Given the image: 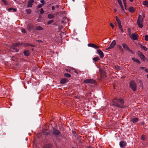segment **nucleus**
<instances>
[{
	"label": "nucleus",
	"instance_id": "nucleus-1",
	"mask_svg": "<svg viewBox=\"0 0 148 148\" xmlns=\"http://www.w3.org/2000/svg\"><path fill=\"white\" fill-rule=\"evenodd\" d=\"M112 101L113 104L116 106L121 108L124 107L123 105L124 101L120 98L116 97Z\"/></svg>",
	"mask_w": 148,
	"mask_h": 148
},
{
	"label": "nucleus",
	"instance_id": "nucleus-2",
	"mask_svg": "<svg viewBox=\"0 0 148 148\" xmlns=\"http://www.w3.org/2000/svg\"><path fill=\"white\" fill-rule=\"evenodd\" d=\"M129 35L131 39L133 40H138V34H137L133 33L131 34V30L130 28L128 29Z\"/></svg>",
	"mask_w": 148,
	"mask_h": 148
},
{
	"label": "nucleus",
	"instance_id": "nucleus-3",
	"mask_svg": "<svg viewBox=\"0 0 148 148\" xmlns=\"http://www.w3.org/2000/svg\"><path fill=\"white\" fill-rule=\"evenodd\" d=\"M143 18L141 15H139L137 21V25L140 28H142L143 27Z\"/></svg>",
	"mask_w": 148,
	"mask_h": 148
},
{
	"label": "nucleus",
	"instance_id": "nucleus-4",
	"mask_svg": "<svg viewBox=\"0 0 148 148\" xmlns=\"http://www.w3.org/2000/svg\"><path fill=\"white\" fill-rule=\"evenodd\" d=\"M130 86L133 91H136V84L134 81H131L130 82Z\"/></svg>",
	"mask_w": 148,
	"mask_h": 148
},
{
	"label": "nucleus",
	"instance_id": "nucleus-5",
	"mask_svg": "<svg viewBox=\"0 0 148 148\" xmlns=\"http://www.w3.org/2000/svg\"><path fill=\"white\" fill-rule=\"evenodd\" d=\"M19 45V44L18 43H16L15 44H14L12 46L10 47V50L12 51H18V50L16 49V47L18 46Z\"/></svg>",
	"mask_w": 148,
	"mask_h": 148
},
{
	"label": "nucleus",
	"instance_id": "nucleus-6",
	"mask_svg": "<svg viewBox=\"0 0 148 148\" xmlns=\"http://www.w3.org/2000/svg\"><path fill=\"white\" fill-rule=\"evenodd\" d=\"M116 42L115 40H113L110 44L109 46L106 49V50L114 48L116 45Z\"/></svg>",
	"mask_w": 148,
	"mask_h": 148
},
{
	"label": "nucleus",
	"instance_id": "nucleus-7",
	"mask_svg": "<svg viewBox=\"0 0 148 148\" xmlns=\"http://www.w3.org/2000/svg\"><path fill=\"white\" fill-rule=\"evenodd\" d=\"M84 82L86 84H92L94 83V81L92 79H87L84 81Z\"/></svg>",
	"mask_w": 148,
	"mask_h": 148
},
{
	"label": "nucleus",
	"instance_id": "nucleus-8",
	"mask_svg": "<svg viewBox=\"0 0 148 148\" xmlns=\"http://www.w3.org/2000/svg\"><path fill=\"white\" fill-rule=\"evenodd\" d=\"M97 53L99 55L101 58H102L104 56V54L103 52L100 49L97 50Z\"/></svg>",
	"mask_w": 148,
	"mask_h": 148
},
{
	"label": "nucleus",
	"instance_id": "nucleus-9",
	"mask_svg": "<svg viewBox=\"0 0 148 148\" xmlns=\"http://www.w3.org/2000/svg\"><path fill=\"white\" fill-rule=\"evenodd\" d=\"M88 45V47H93L95 49H98L100 47L93 43H89Z\"/></svg>",
	"mask_w": 148,
	"mask_h": 148
},
{
	"label": "nucleus",
	"instance_id": "nucleus-10",
	"mask_svg": "<svg viewBox=\"0 0 148 148\" xmlns=\"http://www.w3.org/2000/svg\"><path fill=\"white\" fill-rule=\"evenodd\" d=\"M60 132L57 129L54 128L53 130V134L55 135H59L60 134Z\"/></svg>",
	"mask_w": 148,
	"mask_h": 148
},
{
	"label": "nucleus",
	"instance_id": "nucleus-11",
	"mask_svg": "<svg viewBox=\"0 0 148 148\" xmlns=\"http://www.w3.org/2000/svg\"><path fill=\"white\" fill-rule=\"evenodd\" d=\"M126 144V143L124 141H120L119 143L120 146L121 148L124 147Z\"/></svg>",
	"mask_w": 148,
	"mask_h": 148
},
{
	"label": "nucleus",
	"instance_id": "nucleus-12",
	"mask_svg": "<svg viewBox=\"0 0 148 148\" xmlns=\"http://www.w3.org/2000/svg\"><path fill=\"white\" fill-rule=\"evenodd\" d=\"M34 2V1L33 0L29 1L28 2L27 7H32V4Z\"/></svg>",
	"mask_w": 148,
	"mask_h": 148
},
{
	"label": "nucleus",
	"instance_id": "nucleus-13",
	"mask_svg": "<svg viewBox=\"0 0 148 148\" xmlns=\"http://www.w3.org/2000/svg\"><path fill=\"white\" fill-rule=\"evenodd\" d=\"M68 82V80L66 78H63L61 79L60 83L61 84H64Z\"/></svg>",
	"mask_w": 148,
	"mask_h": 148
},
{
	"label": "nucleus",
	"instance_id": "nucleus-14",
	"mask_svg": "<svg viewBox=\"0 0 148 148\" xmlns=\"http://www.w3.org/2000/svg\"><path fill=\"white\" fill-rule=\"evenodd\" d=\"M139 120L138 118H133L131 119V121L134 123H136Z\"/></svg>",
	"mask_w": 148,
	"mask_h": 148
},
{
	"label": "nucleus",
	"instance_id": "nucleus-15",
	"mask_svg": "<svg viewBox=\"0 0 148 148\" xmlns=\"http://www.w3.org/2000/svg\"><path fill=\"white\" fill-rule=\"evenodd\" d=\"M128 10L130 12L132 13L134 12L135 11V9L132 7H130L128 9Z\"/></svg>",
	"mask_w": 148,
	"mask_h": 148
},
{
	"label": "nucleus",
	"instance_id": "nucleus-16",
	"mask_svg": "<svg viewBox=\"0 0 148 148\" xmlns=\"http://www.w3.org/2000/svg\"><path fill=\"white\" fill-rule=\"evenodd\" d=\"M34 26L32 25H29L27 27V30L29 32H31L33 29Z\"/></svg>",
	"mask_w": 148,
	"mask_h": 148
},
{
	"label": "nucleus",
	"instance_id": "nucleus-17",
	"mask_svg": "<svg viewBox=\"0 0 148 148\" xmlns=\"http://www.w3.org/2000/svg\"><path fill=\"white\" fill-rule=\"evenodd\" d=\"M122 45L123 47L125 49H126L127 50L129 49V48L128 47L127 45L125 43H123Z\"/></svg>",
	"mask_w": 148,
	"mask_h": 148
},
{
	"label": "nucleus",
	"instance_id": "nucleus-18",
	"mask_svg": "<svg viewBox=\"0 0 148 148\" xmlns=\"http://www.w3.org/2000/svg\"><path fill=\"white\" fill-rule=\"evenodd\" d=\"M45 130H42V132L44 135H47L49 133V132L48 130H46L45 132Z\"/></svg>",
	"mask_w": 148,
	"mask_h": 148
},
{
	"label": "nucleus",
	"instance_id": "nucleus-19",
	"mask_svg": "<svg viewBox=\"0 0 148 148\" xmlns=\"http://www.w3.org/2000/svg\"><path fill=\"white\" fill-rule=\"evenodd\" d=\"M132 59L135 62L138 64L140 63V61L137 59L135 58H132Z\"/></svg>",
	"mask_w": 148,
	"mask_h": 148
},
{
	"label": "nucleus",
	"instance_id": "nucleus-20",
	"mask_svg": "<svg viewBox=\"0 0 148 148\" xmlns=\"http://www.w3.org/2000/svg\"><path fill=\"white\" fill-rule=\"evenodd\" d=\"M36 30H43V29L40 26H38L36 27Z\"/></svg>",
	"mask_w": 148,
	"mask_h": 148
},
{
	"label": "nucleus",
	"instance_id": "nucleus-21",
	"mask_svg": "<svg viewBox=\"0 0 148 148\" xmlns=\"http://www.w3.org/2000/svg\"><path fill=\"white\" fill-rule=\"evenodd\" d=\"M24 54L25 56H29V52L28 51H24Z\"/></svg>",
	"mask_w": 148,
	"mask_h": 148
},
{
	"label": "nucleus",
	"instance_id": "nucleus-22",
	"mask_svg": "<svg viewBox=\"0 0 148 148\" xmlns=\"http://www.w3.org/2000/svg\"><path fill=\"white\" fill-rule=\"evenodd\" d=\"M119 4L120 5V6H121V7L122 9V10L123 11H124V8L123 6V5L122 4V2H121V1H119L118 2Z\"/></svg>",
	"mask_w": 148,
	"mask_h": 148
},
{
	"label": "nucleus",
	"instance_id": "nucleus-23",
	"mask_svg": "<svg viewBox=\"0 0 148 148\" xmlns=\"http://www.w3.org/2000/svg\"><path fill=\"white\" fill-rule=\"evenodd\" d=\"M140 47L143 50H144L145 51H146L147 50V48H146L145 46H143L142 45H140Z\"/></svg>",
	"mask_w": 148,
	"mask_h": 148
},
{
	"label": "nucleus",
	"instance_id": "nucleus-24",
	"mask_svg": "<svg viewBox=\"0 0 148 148\" xmlns=\"http://www.w3.org/2000/svg\"><path fill=\"white\" fill-rule=\"evenodd\" d=\"M116 19L117 21V23L118 24V25L121 23L120 20L119 19V18L117 16H116Z\"/></svg>",
	"mask_w": 148,
	"mask_h": 148
},
{
	"label": "nucleus",
	"instance_id": "nucleus-25",
	"mask_svg": "<svg viewBox=\"0 0 148 148\" xmlns=\"http://www.w3.org/2000/svg\"><path fill=\"white\" fill-rule=\"evenodd\" d=\"M143 4L146 7H148V2L147 1H144L143 2Z\"/></svg>",
	"mask_w": 148,
	"mask_h": 148
},
{
	"label": "nucleus",
	"instance_id": "nucleus-26",
	"mask_svg": "<svg viewBox=\"0 0 148 148\" xmlns=\"http://www.w3.org/2000/svg\"><path fill=\"white\" fill-rule=\"evenodd\" d=\"M139 56L142 60H144V59L145 58V56H144L143 55V54L142 53H140Z\"/></svg>",
	"mask_w": 148,
	"mask_h": 148
},
{
	"label": "nucleus",
	"instance_id": "nucleus-27",
	"mask_svg": "<svg viewBox=\"0 0 148 148\" xmlns=\"http://www.w3.org/2000/svg\"><path fill=\"white\" fill-rule=\"evenodd\" d=\"M31 12L32 11L30 9H27L26 10V12L28 14H30L31 13Z\"/></svg>",
	"mask_w": 148,
	"mask_h": 148
},
{
	"label": "nucleus",
	"instance_id": "nucleus-28",
	"mask_svg": "<svg viewBox=\"0 0 148 148\" xmlns=\"http://www.w3.org/2000/svg\"><path fill=\"white\" fill-rule=\"evenodd\" d=\"M64 75L65 77H70L71 76L70 74L68 73H65Z\"/></svg>",
	"mask_w": 148,
	"mask_h": 148
},
{
	"label": "nucleus",
	"instance_id": "nucleus-29",
	"mask_svg": "<svg viewBox=\"0 0 148 148\" xmlns=\"http://www.w3.org/2000/svg\"><path fill=\"white\" fill-rule=\"evenodd\" d=\"M99 59H100L98 57H97L94 58L93 59V60L95 62H96V61L99 60Z\"/></svg>",
	"mask_w": 148,
	"mask_h": 148
},
{
	"label": "nucleus",
	"instance_id": "nucleus-30",
	"mask_svg": "<svg viewBox=\"0 0 148 148\" xmlns=\"http://www.w3.org/2000/svg\"><path fill=\"white\" fill-rule=\"evenodd\" d=\"M54 15L52 14H49L48 15V17L49 18H52L54 17Z\"/></svg>",
	"mask_w": 148,
	"mask_h": 148
},
{
	"label": "nucleus",
	"instance_id": "nucleus-31",
	"mask_svg": "<svg viewBox=\"0 0 148 148\" xmlns=\"http://www.w3.org/2000/svg\"><path fill=\"white\" fill-rule=\"evenodd\" d=\"M12 10H13L14 12H16L17 11V9L16 8H10L8 9V10L9 11Z\"/></svg>",
	"mask_w": 148,
	"mask_h": 148
},
{
	"label": "nucleus",
	"instance_id": "nucleus-32",
	"mask_svg": "<svg viewBox=\"0 0 148 148\" xmlns=\"http://www.w3.org/2000/svg\"><path fill=\"white\" fill-rule=\"evenodd\" d=\"M2 2H3L4 4L5 5H7L8 4L7 2L6 1V0H1Z\"/></svg>",
	"mask_w": 148,
	"mask_h": 148
},
{
	"label": "nucleus",
	"instance_id": "nucleus-33",
	"mask_svg": "<svg viewBox=\"0 0 148 148\" xmlns=\"http://www.w3.org/2000/svg\"><path fill=\"white\" fill-rule=\"evenodd\" d=\"M123 1L124 4L125 8L126 9L127 5L126 0H123Z\"/></svg>",
	"mask_w": 148,
	"mask_h": 148
},
{
	"label": "nucleus",
	"instance_id": "nucleus-34",
	"mask_svg": "<svg viewBox=\"0 0 148 148\" xmlns=\"http://www.w3.org/2000/svg\"><path fill=\"white\" fill-rule=\"evenodd\" d=\"M53 22V20H50L48 22H47V23L48 25L52 23Z\"/></svg>",
	"mask_w": 148,
	"mask_h": 148
},
{
	"label": "nucleus",
	"instance_id": "nucleus-35",
	"mask_svg": "<svg viewBox=\"0 0 148 148\" xmlns=\"http://www.w3.org/2000/svg\"><path fill=\"white\" fill-rule=\"evenodd\" d=\"M21 32L23 33H25L26 32V30L24 29H21Z\"/></svg>",
	"mask_w": 148,
	"mask_h": 148
},
{
	"label": "nucleus",
	"instance_id": "nucleus-36",
	"mask_svg": "<svg viewBox=\"0 0 148 148\" xmlns=\"http://www.w3.org/2000/svg\"><path fill=\"white\" fill-rule=\"evenodd\" d=\"M44 12V11L42 8H41L40 11V14H43Z\"/></svg>",
	"mask_w": 148,
	"mask_h": 148
},
{
	"label": "nucleus",
	"instance_id": "nucleus-37",
	"mask_svg": "<svg viewBox=\"0 0 148 148\" xmlns=\"http://www.w3.org/2000/svg\"><path fill=\"white\" fill-rule=\"evenodd\" d=\"M145 38L146 41L148 40V35H146L145 36Z\"/></svg>",
	"mask_w": 148,
	"mask_h": 148
},
{
	"label": "nucleus",
	"instance_id": "nucleus-38",
	"mask_svg": "<svg viewBox=\"0 0 148 148\" xmlns=\"http://www.w3.org/2000/svg\"><path fill=\"white\" fill-rule=\"evenodd\" d=\"M110 26L112 27V29H114V25L112 24V23H110Z\"/></svg>",
	"mask_w": 148,
	"mask_h": 148
},
{
	"label": "nucleus",
	"instance_id": "nucleus-39",
	"mask_svg": "<svg viewBox=\"0 0 148 148\" xmlns=\"http://www.w3.org/2000/svg\"><path fill=\"white\" fill-rule=\"evenodd\" d=\"M118 26L119 27V29H121V28H122V26L121 25V23L118 24Z\"/></svg>",
	"mask_w": 148,
	"mask_h": 148
},
{
	"label": "nucleus",
	"instance_id": "nucleus-40",
	"mask_svg": "<svg viewBox=\"0 0 148 148\" xmlns=\"http://www.w3.org/2000/svg\"><path fill=\"white\" fill-rule=\"evenodd\" d=\"M42 6V4H40L38 5L37 6V8H41Z\"/></svg>",
	"mask_w": 148,
	"mask_h": 148
},
{
	"label": "nucleus",
	"instance_id": "nucleus-41",
	"mask_svg": "<svg viewBox=\"0 0 148 148\" xmlns=\"http://www.w3.org/2000/svg\"><path fill=\"white\" fill-rule=\"evenodd\" d=\"M127 50H128L130 52V53L132 54H134V52L132 50H130L129 48V49H128Z\"/></svg>",
	"mask_w": 148,
	"mask_h": 148
},
{
	"label": "nucleus",
	"instance_id": "nucleus-42",
	"mask_svg": "<svg viewBox=\"0 0 148 148\" xmlns=\"http://www.w3.org/2000/svg\"><path fill=\"white\" fill-rule=\"evenodd\" d=\"M115 68L117 69V70H119V66H115Z\"/></svg>",
	"mask_w": 148,
	"mask_h": 148
},
{
	"label": "nucleus",
	"instance_id": "nucleus-43",
	"mask_svg": "<svg viewBox=\"0 0 148 148\" xmlns=\"http://www.w3.org/2000/svg\"><path fill=\"white\" fill-rule=\"evenodd\" d=\"M141 138L143 140H145V136L144 135H143L142 136Z\"/></svg>",
	"mask_w": 148,
	"mask_h": 148
},
{
	"label": "nucleus",
	"instance_id": "nucleus-44",
	"mask_svg": "<svg viewBox=\"0 0 148 148\" xmlns=\"http://www.w3.org/2000/svg\"><path fill=\"white\" fill-rule=\"evenodd\" d=\"M140 87H142L143 86V85H142V82L141 81H140Z\"/></svg>",
	"mask_w": 148,
	"mask_h": 148
},
{
	"label": "nucleus",
	"instance_id": "nucleus-45",
	"mask_svg": "<svg viewBox=\"0 0 148 148\" xmlns=\"http://www.w3.org/2000/svg\"><path fill=\"white\" fill-rule=\"evenodd\" d=\"M121 31V32L123 33L124 32L122 28H121L120 29Z\"/></svg>",
	"mask_w": 148,
	"mask_h": 148
},
{
	"label": "nucleus",
	"instance_id": "nucleus-46",
	"mask_svg": "<svg viewBox=\"0 0 148 148\" xmlns=\"http://www.w3.org/2000/svg\"><path fill=\"white\" fill-rule=\"evenodd\" d=\"M118 47L120 49H122V47L121 45H119V46H118Z\"/></svg>",
	"mask_w": 148,
	"mask_h": 148
},
{
	"label": "nucleus",
	"instance_id": "nucleus-47",
	"mask_svg": "<svg viewBox=\"0 0 148 148\" xmlns=\"http://www.w3.org/2000/svg\"><path fill=\"white\" fill-rule=\"evenodd\" d=\"M40 2L42 3H44L45 2V1L44 0H42L40 1Z\"/></svg>",
	"mask_w": 148,
	"mask_h": 148
},
{
	"label": "nucleus",
	"instance_id": "nucleus-48",
	"mask_svg": "<svg viewBox=\"0 0 148 148\" xmlns=\"http://www.w3.org/2000/svg\"><path fill=\"white\" fill-rule=\"evenodd\" d=\"M52 10H55V8L54 6H53L52 8Z\"/></svg>",
	"mask_w": 148,
	"mask_h": 148
},
{
	"label": "nucleus",
	"instance_id": "nucleus-49",
	"mask_svg": "<svg viewBox=\"0 0 148 148\" xmlns=\"http://www.w3.org/2000/svg\"><path fill=\"white\" fill-rule=\"evenodd\" d=\"M36 41L38 42H41L42 41L40 40H37Z\"/></svg>",
	"mask_w": 148,
	"mask_h": 148
},
{
	"label": "nucleus",
	"instance_id": "nucleus-50",
	"mask_svg": "<svg viewBox=\"0 0 148 148\" xmlns=\"http://www.w3.org/2000/svg\"><path fill=\"white\" fill-rule=\"evenodd\" d=\"M52 147V145L51 144H50L49 145V148H50L51 147Z\"/></svg>",
	"mask_w": 148,
	"mask_h": 148
},
{
	"label": "nucleus",
	"instance_id": "nucleus-51",
	"mask_svg": "<svg viewBox=\"0 0 148 148\" xmlns=\"http://www.w3.org/2000/svg\"><path fill=\"white\" fill-rule=\"evenodd\" d=\"M88 148H94V147H92L90 146H88Z\"/></svg>",
	"mask_w": 148,
	"mask_h": 148
},
{
	"label": "nucleus",
	"instance_id": "nucleus-52",
	"mask_svg": "<svg viewBox=\"0 0 148 148\" xmlns=\"http://www.w3.org/2000/svg\"><path fill=\"white\" fill-rule=\"evenodd\" d=\"M66 70L67 71L69 72H70V71H68V70H70L66 69Z\"/></svg>",
	"mask_w": 148,
	"mask_h": 148
},
{
	"label": "nucleus",
	"instance_id": "nucleus-53",
	"mask_svg": "<svg viewBox=\"0 0 148 148\" xmlns=\"http://www.w3.org/2000/svg\"><path fill=\"white\" fill-rule=\"evenodd\" d=\"M103 73L104 75H106V73L105 72H104V71H103Z\"/></svg>",
	"mask_w": 148,
	"mask_h": 148
},
{
	"label": "nucleus",
	"instance_id": "nucleus-54",
	"mask_svg": "<svg viewBox=\"0 0 148 148\" xmlns=\"http://www.w3.org/2000/svg\"><path fill=\"white\" fill-rule=\"evenodd\" d=\"M134 0H130V1L131 2H132Z\"/></svg>",
	"mask_w": 148,
	"mask_h": 148
},
{
	"label": "nucleus",
	"instance_id": "nucleus-55",
	"mask_svg": "<svg viewBox=\"0 0 148 148\" xmlns=\"http://www.w3.org/2000/svg\"><path fill=\"white\" fill-rule=\"evenodd\" d=\"M114 11L115 12H116V10L115 9H114Z\"/></svg>",
	"mask_w": 148,
	"mask_h": 148
},
{
	"label": "nucleus",
	"instance_id": "nucleus-56",
	"mask_svg": "<svg viewBox=\"0 0 148 148\" xmlns=\"http://www.w3.org/2000/svg\"><path fill=\"white\" fill-rule=\"evenodd\" d=\"M147 78H148V74L147 75Z\"/></svg>",
	"mask_w": 148,
	"mask_h": 148
},
{
	"label": "nucleus",
	"instance_id": "nucleus-57",
	"mask_svg": "<svg viewBox=\"0 0 148 148\" xmlns=\"http://www.w3.org/2000/svg\"><path fill=\"white\" fill-rule=\"evenodd\" d=\"M121 0H117L118 2L119 1H120Z\"/></svg>",
	"mask_w": 148,
	"mask_h": 148
},
{
	"label": "nucleus",
	"instance_id": "nucleus-58",
	"mask_svg": "<svg viewBox=\"0 0 148 148\" xmlns=\"http://www.w3.org/2000/svg\"><path fill=\"white\" fill-rule=\"evenodd\" d=\"M73 0V2H74V1H75L74 0Z\"/></svg>",
	"mask_w": 148,
	"mask_h": 148
},
{
	"label": "nucleus",
	"instance_id": "nucleus-59",
	"mask_svg": "<svg viewBox=\"0 0 148 148\" xmlns=\"http://www.w3.org/2000/svg\"><path fill=\"white\" fill-rule=\"evenodd\" d=\"M101 74H102V72H101Z\"/></svg>",
	"mask_w": 148,
	"mask_h": 148
}]
</instances>
